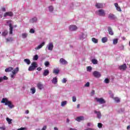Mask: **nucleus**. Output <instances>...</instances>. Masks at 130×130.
<instances>
[{"label": "nucleus", "mask_w": 130, "mask_h": 130, "mask_svg": "<svg viewBox=\"0 0 130 130\" xmlns=\"http://www.w3.org/2000/svg\"><path fill=\"white\" fill-rule=\"evenodd\" d=\"M2 103H5V105H8L9 108H12L14 107L13 104H12V102L9 101V100L7 98H3L1 101Z\"/></svg>", "instance_id": "obj_1"}, {"label": "nucleus", "mask_w": 130, "mask_h": 130, "mask_svg": "<svg viewBox=\"0 0 130 130\" xmlns=\"http://www.w3.org/2000/svg\"><path fill=\"white\" fill-rule=\"evenodd\" d=\"M37 68V63L36 62H32L31 64V66L28 68V71L29 72H32L35 71Z\"/></svg>", "instance_id": "obj_2"}, {"label": "nucleus", "mask_w": 130, "mask_h": 130, "mask_svg": "<svg viewBox=\"0 0 130 130\" xmlns=\"http://www.w3.org/2000/svg\"><path fill=\"white\" fill-rule=\"evenodd\" d=\"M96 15L102 17H105L106 13H105V11H104V10L100 9L96 11Z\"/></svg>", "instance_id": "obj_3"}, {"label": "nucleus", "mask_w": 130, "mask_h": 130, "mask_svg": "<svg viewBox=\"0 0 130 130\" xmlns=\"http://www.w3.org/2000/svg\"><path fill=\"white\" fill-rule=\"evenodd\" d=\"M95 100H96V102H99L100 104H104L105 103H106V102L105 101V100H104L103 98L99 99L98 98H95Z\"/></svg>", "instance_id": "obj_4"}, {"label": "nucleus", "mask_w": 130, "mask_h": 130, "mask_svg": "<svg viewBox=\"0 0 130 130\" xmlns=\"http://www.w3.org/2000/svg\"><path fill=\"white\" fill-rule=\"evenodd\" d=\"M92 75L95 77V78H100V77H101V74H100V72L98 71L93 72Z\"/></svg>", "instance_id": "obj_5"}, {"label": "nucleus", "mask_w": 130, "mask_h": 130, "mask_svg": "<svg viewBox=\"0 0 130 130\" xmlns=\"http://www.w3.org/2000/svg\"><path fill=\"white\" fill-rule=\"evenodd\" d=\"M78 27L75 25H72L69 26V30L71 31H76Z\"/></svg>", "instance_id": "obj_6"}, {"label": "nucleus", "mask_w": 130, "mask_h": 130, "mask_svg": "<svg viewBox=\"0 0 130 130\" xmlns=\"http://www.w3.org/2000/svg\"><path fill=\"white\" fill-rule=\"evenodd\" d=\"M59 62L60 63H61V64H68V61H67L66 59H63V58H61L60 59Z\"/></svg>", "instance_id": "obj_7"}, {"label": "nucleus", "mask_w": 130, "mask_h": 130, "mask_svg": "<svg viewBox=\"0 0 130 130\" xmlns=\"http://www.w3.org/2000/svg\"><path fill=\"white\" fill-rule=\"evenodd\" d=\"M45 45V42H43L38 47H36L35 49H36V50H39V49H40V48H42V47H43V46H44Z\"/></svg>", "instance_id": "obj_8"}, {"label": "nucleus", "mask_w": 130, "mask_h": 130, "mask_svg": "<svg viewBox=\"0 0 130 130\" xmlns=\"http://www.w3.org/2000/svg\"><path fill=\"white\" fill-rule=\"evenodd\" d=\"M9 34L12 35L13 34V25L12 24V23H10L9 24Z\"/></svg>", "instance_id": "obj_9"}, {"label": "nucleus", "mask_w": 130, "mask_h": 130, "mask_svg": "<svg viewBox=\"0 0 130 130\" xmlns=\"http://www.w3.org/2000/svg\"><path fill=\"white\" fill-rule=\"evenodd\" d=\"M108 31L109 32V35H114V33L113 32V30H112V28L111 27H108Z\"/></svg>", "instance_id": "obj_10"}, {"label": "nucleus", "mask_w": 130, "mask_h": 130, "mask_svg": "<svg viewBox=\"0 0 130 130\" xmlns=\"http://www.w3.org/2000/svg\"><path fill=\"white\" fill-rule=\"evenodd\" d=\"M119 70H122V71H125L126 70V64H123L122 66H119Z\"/></svg>", "instance_id": "obj_11"}, {"label": "nucleus", "mask_w": 130, "mask_h": 130, "mask_svg": "<svg viewBox=\"0 0 130 130\" xmlns=\"http://www.w3.org/2000/svg\"><path fill=\"white\" fill-rule=\"evenodd\" d=\"M95 7L98 9H102V8H103V4L101 3H96Z\"/></svg>", "instance_id": "obj_12"}, {"label": "nucleus", "mask_w": 130, "mask_h": 130, "mask_svg": "<svg viewBox=\"0 0 130 130\" xmlns=\"http://www.w3.org/2000/svg\"><path fill=\"white\" fill-rule=\"evenodd\" d=\"M8 16H9V17H12L13 16V13L6 12L4 15V17H8Z\"/></svg>", "instance_id": "obj_13"}, {"label": "nucleus", "mask_w": 130, "mask_h": 130, "mask_svg": "<svg viewBox=\"0 0 130 130\" xmlns=\"http://www.w3.org/2000/svg\"><path fill=\"white\" fill-rule=\"evenodd\" d=\"M114 6L116 8L117 11H118V12H121V8H120V7L118 6V4L115 3Z\"/></svg>", "instance_id": "obj_14"}, {"label": "nucleus", "mask_w": 130, "mask_h": 130, "mask_svg": "<svg viewBox=\"0 0 130 130\" xmlns=\"http://www.w3.org/2000/svg\"><path fill=\"white\" fill-rule=\"evenodd\" d=\"M94 113H95V114H96L98 118H99V119L101 118V116H102V115H101V112H98V111H96V110H95V111H94Z\"/></svg>", "instance_id": "obj_15"}, {"label": "nucleus", "mask_w": 130, "mask_h": 130, "mask_svg": "<svg viewBox=\"0 0 130 130\" xmlns=\"http://www.w3.org/2000/svg\"><path fill=\"white\" fill-rule=\"evenodd\" d=\"M108 18L110 19V20H114V19H115V15H114L113 14L110 13L109 14Z\"/></svg>", "instance_id": "obj_16"}, {"label": "nucleus", "mask_w": 130, "mask_h": 130, "mask_svg": "<svg viewBox=\"0 0 130 130\" xmlns=\"http://www.w3.org/2000/svg\"><path fill=\"white\" fill-rule=\"evenodd\" d=\"M49 75V70L47 69L45 70L43 73V76H44V77H46V76H48Z\"/></svg>", "instance_id": "obj_17"}, {"label": "nucleus", "mask_w": 130, "mask_h": 130, "mask_svg": "<svg viewBox=\"0 0 130 130\" xmlns=\"http://www.w3.org/2000/svg\"><path fill=\"white\" fill-rule=\"evenodd\" d=\"M13 72L14 71V69L12 67H9L5 69L6 73H10V72Z\"/></svg>", "instance_id": "obj_18"}, {"label": "nucleus", "mask_w": 130, "mask_h": 130, "mask_svg": "<svg viewBox=\"0 0 130 130\" xmlns=\"http://www.w3.org/2000/svg\"><path fill=\"white\" fill-rule=\"evenodd\" d=\"M53 49V44L52 43H50L48 45V50H52Z\"/></svg>", "instance_id": "obj_19"}, {"label": "nucleus", "mask_w": 130, "mask_h": 130, "mask_svg": "<svg viewBox=\"0 0 130 130\" xmlns=\"http://www.w3.org/2000/svg\"><path fill=\"white\" fill-rule=\"evenodd\" d=\"M76 120H77V121H78L79 122H80V121H81L82 120H84V117H83V116L77 117L76 119Z\"/></svg>", "instance_id": "obj_20"}, {"label": "nucleus", "mask_w": 130, "mask_h": 130, "mask_svg": "<svg viewBox=\"0 0 130 130\" xmlns=\"http://www.w3.org/2000/svg\"><path fill=\"white\" fill-rule=\"evenodd\" d=\"M37 87L40 90H42V89L43 88V85H42L41 83H39L37 84Z\"/></svg>", "instance_id": "obj_21"}, {"label": "nucleus", "mask_w": 130, "mask_h": 130, "mask_svg": "<svg viewBox=\"0 0 130 130\" xmlns=\"http://www.w3.org/2000/svg\"><path fill=\"white\" fill-rule=\"evenodd\" d=\"M30 23H35L37 22V17H34L31 19L29 20Z\"/></svg>", "instance_id": "obj_22"}, {"label": "nucleus", "mask_w": 130, "mask_h": 130, "mask_svg": "<svg viewBox=\"0 0 130 130\" xmlns=\"http://www.w3.org/2000/svg\"><path fill=\"white\" fill-rule=\"evenodd\" d=\"M8 34H9V32L8 31V30H5L2 32V36L6 37V36H7V35H8Z\"/></svg>", "instance_id": "obj_23"}, {"label": "nucleus", "mask_w": 130, "mask_h": 130, "mask_svg": "<svg viewBox=\"0 0 130 130\" xmlns=\"http://www.w3.org/2000/svg\"><path fill=\"white\" fill-rule=\"evenodd\" d=\"M108 41V39H107V37H103L102 39V42L103 43H105L106 42H107Z\"/></svg>", "instance_id": "obj_24"}, {"label": "nucleus", "mask_w": 130, "mask_h": 130, "mask_svg": "<svg viewBox=\"0 0 130 130\" xmlns=\"http://www.w3.org/2000/svg\"><path fill=\"white\" fill-rule=\"evenodd\" d=\"M23 61L25 62V63H27V64H30V63H31V61L29 59H24L23 60Z\"/></svg>", "instance_id": "obj_25"}, {"label": "nucleus", "mask_w": 130, "mask_h": 130, "mask_svg": "<svg viewBox=\"0 0 130 130\" xmlns=\"http://www.w3.org/2000/svg\"><path fill=\"white\" fill-rule=\"evenodd\" d=\"M52 83L54 84H56L57 83V77L54 78L52 81Z\"/></svg>", "instance_id": "obj_26"}, {"label": "nucleus", "mask_w": 130, "mask_h": 130, "mask_svg": "<svg viewBox=\"0 0 130 130\" xmlns=\"http://www.w3.org/2000/svg\"><path fill=\"white\" fill-rule=\"evenodd\" d=\"M16 73H17V72H16V70H14L12 71V74L11 76L12 78H15V76Z\"/></svg>", "instance_id": "obj_27"}, {"label": "nucleus", "mask_w": 130, "mask_h": 130, "mask_svg": "<svg viewBox=\"0 0 130 130\" xmlns=\"http://www.w3.org/2000/svg\"><path fill=\"white\" fill-rule=\"evenodd\" d=\"M91 62H92L93 64H97L98 63V60L96 59H92L91 60Z\"/></svg>", "instance_id": "obj_28"}, {"label": "nucleus", "mask_w": 130, "mask_h": 130, "mask_svg": "<svg viewBox=\"0 0 130 130\" xmlns=\"http://www.w3.org/2000/svg\"><path fill=\"white\" fill-rule=\"evenodd\" d=\"M53 73L55 74V75H58V74H59V70L58 69H54Z\"/></svg>", "instance_id": "obj_29"}, {"label": "nucleus", "mask_w": 130, "mask_h": 130, "mask_svg": "<svg viewBox=\"0 0 130 130\" xmlns=\"http://www.w3.org/2000/svg\"><path fill=\"white\" fill-rule=\"evenodd\" d=\"M6 120L8 121L9 124H11V123H12V121H13L12 119L9 118V117L6 118Z\"/></svg>", "instance_id": "obj_30"}, {"label": "nucleus", "mask_w": 130, "mask_h": 130, "mask_svg": "<svg viewBox=\"0 0 130 130\" xmlns=\"http://www.w3.org/2000/svg\"><path fill=\"white\" fill-rule=\"evenodd\" d=\"M113 43L114 45H116L117 43H118V39H114L113 40Z\"/></svg>", "instance_id": "obj_31"}, {"label": "nucleus", "mask_w": 130, "mask_h": 130, "mask_svg": "<svg viewBox=\"0 0 130 130\" xmlns=\"http://www.w3.org/2000/svg\"><path fill=\"white\" fill-rule=\"evenodd\" d=\"M114 100H115L116 103H119V102H120V99L118 98H114Z\"/></svg>", "instance_id": "obj_32"}, {"label": "nucleus", "mask_w": 130, "mask_h": 130, "mask_svg": "<svg viewBox=\"0 0 130 130\" xmlns=\"http://www.w3.org/2000/svg\"><path fill=\"white\" fill-rule=\"evenodd\" d=\"M91 40L94 43H98V40L95 38H92Z\"/></svg>", "instance_id": "obj_33"}, {"label": "nucleus", "mask_w": 130, "mask_h": 130, "mask_svg": "<svg viewBox=\"0 0 130 130\" xmlns=\"http://www.w3.org/2000/svg\"><path fill=\"white\" fill-rule=\"evenodd\" d=\"M30 91H31L32 94H35V92H36V89H35V87H32L30 88Z\"/></svg>", "instance_id": "obj_34"}, {"label": "nucleus", "mask_w": 130, "mask_h": 130, "mask_svg": "<svg viewBox=\"0 0 130 130\" xmlns=\"http://www.w3.org/2000/svg\"><path fill=\"white\" fill-rule=\"evenodd\" d=\"M67 101H63L61 103V106H64L66 105H67Z\"/></svg>", "instance_id": "obj_35"}, {"label": "nucleus", "mask_w": 130, "mask_h": 130, "mask_svg": "<svg viewBox=\"0 0 130 130\" xmlns=\"http://www.w3.org/2000/svg\"><path fill=\"white\" fill-rule=\"evenodd\" d=\"M49 12H53V7L52 6H49Z\"/></svg>", "instance_id": "obj_36"}, {"label": "nucleus", "mask_w": 130, "mask_h": 130, "mask_svg": "<svg viewBox=\"0 0 130 130\" xmlns=\"http://www.w3.org/2000/svg\"><path fill=\"white\" fill-rule=\"evenodd\" d=\"M105 83H106V84H109V82H110L109 81V79L108 78H106L105 79V81H104Z\"/></svg>", "instance_id": "obj_37"}, {"label": "nucleus", "mask_w": 130, "mask_h": 130, "mask_svg": "<svg viewBox=\"0 0 130 130\" xmlns=\"http://www.w3.org/2000/svg\"><path fill=\"white\" fill-rule=\"evenodd\" d=\"M34 60H38V55H35L33 58Z\"/></svg>", "instance_id": "obj_38"}, {"label": "nucleus", "mask_w": 130, "mask_h": 130, "mask_svg": "<svg viewBox=\"0 0 130 130\" xmlns=\"http://www.w3.org/2000/svg\"><path fill=\"white\" fill-rule=\"evenodd\" d=\"M98 126L99 127V128H101L102 126H103V124H102L101 123H98Z\"/></svg>", "instance_id": "obj_39"}, {"label": "nucleus", "mask_w": 130, "mask_h": 130, "mask_svg": "<svg viewBox=\"0 0 130 130\" xmlns=\"http://www.w3.org/2000/svg\"><path fill=\"white\" fill-rule=\"evenodd\" d=\"M6 40H7V42H10L11 41H13V39L12 38H9L8 39H7Z\"/></svg>", "instance_id": "obj_40"}, {"label": "nucleus", "mask_w": 130, "mask_h": 130, "mask_svg": "<svg viewBox=\"0 0 130 130\" xmlns=\"http://www.w3.org/2000/svg\"><path fill=\"white\" fill-rule=\"evenodd\" d=\"M72 101L73 102H76V101H77V98H76V96H73Z\"/></svg>", "instance_id": "obj_41"}, {"label": "nucleus", "mask_w": 130, "mask_h": 130, "mask_svg": "<svg viewBox=\"0 0 130 130\" xmlns=\"http://www.w3.org/2000/svg\"><path fill=\"white\" fill-rule=\"evenodd\" d=\"M22 37L24 39L26 38L27 37V34H22Z\"/></svg>", "instance_id": "obj_42"}, {"label": "nucleus", "mask_w": 130, "mask_h": 130, "mask_svg": "<svg viewBox=\"0 0 130 130\" xmlns=\"http://www.w3.org/2000/svg\"><path fill=\"white\" fill-rule=\"evenodd\" d=\"M67 79L66 78H63V79L62 80V83H63V84H64L66 83H67Z\"/></svg>", "instance_id": "obj_43"}, {"label": "nucleus", "mask_w": 130, "mask_h": 130, "mask_svg": "<svg viewBox=\"0 0 130 130\" xmlns=\"http://www.w3.org/2000/svg\"><path fill=\"white\" fill-rule=\"evenodd\" d=\"M84 87H90V82H87L85 84Z\"/></svg>", "instance_id": "obj_44"}, {"label": "nucleus", "mask_w": 130, "mask_h": 130, "mask_svg": "<svg viewBox=\"0 0 130 130\" xmlns=\"http://www.w3.org/2000/svg\"><path fill=\"white\" fill-rule=\"evenodd\" d=\"M49 64H50V63L48 61H47L45 62V66L46 67H48L49 66Z\"/></svg>", "instance_id": "obj_45"}, {"label": "nucleus", "mask_w": 130, "mask_h": 130, "mask_svg": "<svg viewBox=\"0 0 130 130\" xmlns=\"http://www.w3.org/2000/svg\"><path fill=\"white\" fill-rule=\"evenodd\" d=\"M30 33L31 34H34L35 33V30H34V29L31 28L30 30H29Z\"/></svg>", "instance_id": "obj_46"}, {"label": "nucleus", "mask_w": 130, "mask_h": 130, "mask_svg": "<svg viewBox=\"0 0 130 130\" xmlns=\"http://www.w3.org/2000/svg\"><path fill=\"white\" fill-rule=\"evenodd\" d=\"M87 71H91L92 70V67L91 66H89L87 67Z\"/></svg>", "instance_id": "obj_47"}, {"label": "nucleus", "mask_w": 130, "mask_h": 130, "mask_svg": "<svg viewBox=\"0 0 130 130\" xmlns=\"http://www.w3.org/2000/svg\"><path fill=\"white\" fill-rule=\"evenodd\" d=\"M3 80H8V78L7 76H4L3 77Z\"/></svg>", "instance_id": "obj_48"}, {"label": "nucleus", "mask_w": 130, "mask_h": 130, "mask_svg": "<svg viewBox=\"0 0 130 130\" xmlns=\"http://www.w3.org/2000/svg\"><path fill=\"white\" fill-rule=\"evenodd\" d=\"M24 129H26L25 127H21L20 128L17 129V130H24Z\"/></svg>", "instance_id": "obj_49"}, {"label": "nucleus", "mask_w": 130, "mask_h": 130, "mask_svg": "<svg viewBox=\"0 0 130 130\" xmlns=\"http://www.w3.org/2000/svg\"><path fill=\"white\" fill-rule=\"evenodd\" d=\"M46 128H47V126H46V125H45L43 126V127L42 128L41 130H46Z\"/></svg>", "instance_id": "obj_50"}, {"label": "nucleus", "mask_w": 130, "mask_h": 130, "mask_svg": "<svg viewBox=\"0 0 130 130\" xmlns=\"http://www.w3.org/2000/svg\"><path fill=\"white\" fill-rule=\"evenodd\" d=\"M37 71H39V72H40V71H41V70H42V68H41V67H39L37 69Z\"/></svg>", "instance_id": "obj_51"}, {"label": "nucleus", "mask_w": 130, "mask_h": 130, "mask_svg": "<svg viewBox=\"0 0 130 130\" xmlns=\"http://www.w3.org/2000/svg\"><path fill=\"white\" fill-rule=\"evenodd\" d=\"M91 95H94V94H95V90H92L91 91Z\"/></svg>", "instance_id": "obj_52"}, {"label": "nucleus", "mask_w": 130, "mask_h": 130, "mask_svg": "<svg viewBox=\"0 0 130 130\" xmlns=\"http://www.w3.org/2000/svg\"><path fill=\"white\" fill-rule=\"evenodd\" d=\"M2 11H3V12H6V8H5V7L2 8Z\"/></svg>", "instance_id": "obj_53"}, {"label": "nucleus", "mask_w": 130, "mask_h": 130, "mask_svg": "<svg viewBox=\"0 0 130 130\" xmlns=\"http://www.w3.org/2000/svg\"><path fill=\"white\" fill-rule=\"evenodd\" d=\"M3 77H0V83H2V82H3Z\"/></svg>", "instance_id": "obj_54"}, {"label": "nucleus", "mask_w": 130, "mask_h": 130, "mask_svg": "<svg viewBox=\"0 0 130 130\" xmlns=\"http://www.w3.org/2000/svg\"><path fill=\"white\" fill-rule=\"evenodd\" d=\"M0 129H3V130H5V129H6V128H5V127H0Z\"/></svg>", "instance_id": "obj_55"}, {"label": "nucleus", "mask_w": 130, "mask_h": 130, "mask_svg": "<svg viewBox=\"0 0 130 130\" xmlns=\"http://www.w3.org/2000/svg\"><path fill=\"white\" fill-rule=\"evenodd\" d=\"M87 126H91V123L90 122L87 123Z\"/></svg>", "instance_id": "obj_56"}, {"label": "nucleus", "mask_w": 130, "mask_h": 130, "mask_svg": "<svg viewBox=\"0 0 130 130\" xmlns=\"http://www.w3.org/2000/svg\"><path fill=\"white\" fill-rule=\"evenodd\" d=\"M25 113H26V114H28L29 113V110H26L25 111Z\"/></svg>", "instance_id": "obj_57"}, {"label": "nucleus", "mask_w": 130, "mask_h": 130, "mask_svg": "<svg viewBox=\"0 0 130 130\" xmlns=\"http://www.w3.org/2000/svg\"><path fill=\"white\" fill-rule=\"evenodd\" d=\"M84 130H92V128H88L87 129H85Z\"/></svg>", "instance_id": "obj_58"}, {"label": "nucleus", "mask_w": 130, "mask_h": 130, "mask_svg": "<svg viewBox=\"0 0 130 130\" xmlns=\"http://www.w3.org/2000/svg\"><path fill=\"white\" fill-rule=\"evenodd\" d=\"M54 129H55V130H58V128H57L56 127H54Z\"/></svg>", "instance_id": "obj_59"}, {"label": "nucleus", "mask_w": 130, "mask_h": 130, "mask_svg": "<svg viewBox=\"0 0 130 130\" xmlns=\"http://www.w3.org/2000/svg\"><path fill=\"white\" fill-rule=\"evenodd\" d=\"M129 128H130V125H128L127 126V129H129Z\"/></svg>", "instance_id": "obj_60"}, {"label": "nucleus", "mask_w": 130, "mask_h": 130, "mask_svg": "<svg viewBox=\"0 0 130 130\" xmlns=\"http://www.w3.org/2000/svg\"><path fill=\"white\" fill-rule=\"evenodd\" d=\"M77 108H80V104L77 105Z\"/></svg>", "instance_id": "obj_61"}, {"label": "nucleus", "mask_w": 130, "mask_h": 130, "mask_svg": "<svg viewBox=\"0 0 130 130\" xmlns=\"http://www.w3.org/2000/svg\"><path fill=\"white\" fill-rule=\"evenodd\" d=\"M67 122H70V119H67Z\"/></svg>", "instance_id": "obj_62"}, {"label": "nucleus", "mask_w": 130, "mask_h": 130, "mask_svg": "<svg viewBox=\"0 0 130 130\" xmlns=\"http://www.w3.org/2000/svg\"><path fill=\"white\" fill-rule=\"evenodd\" d=\"M17 72H19V68H17Z\"/></svg>", "instance_id": "obj_63"}, {"label": "nucleus", "mask_w": 130, "mask_h": 130, "mask_svg": "<svg viewBox=\"0 0 130 130\" xmlns=\"http://www.w3.org/2000/svg\"><path fill=\"white\" fill-rule=\"evenodd\" d=\"M2 18H3V16H2V15H0V18L2 19Z\"/></svg>", "instance_id": "obj_64"}]
</instances>
